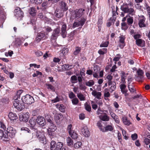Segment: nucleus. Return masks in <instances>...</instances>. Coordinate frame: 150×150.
Wrapping results in <instances>:
<instances>
[{
	"instance_id": "f257e3e1",
	"label": "nucleus",
	"mask_w": 150,
	"mask_h": 150,
	"mask_svg": "<svg viewBox=\"0 0 150 150\" xmlns=\"http://www.w3.org/2000/svg\"><path fill=\"white\" fill-rule=\"evenodd\" d=\"M133 6V4L131 2H130L128 4L124 3L121 6L120 9L123 12H121L120 16L122 17H123L125 16V13H128L129 15L133 16L135 15V12L134 8L132 7H129V6Z\"/></svg>"
},
{
	"instance_id": "f03ea898",
	"label": "nucleus",
	"mask_w": 150,
	"mask_h": 150,
	"mask_svg": "<svg viewBox=\"0 0 150 150\" xmlns=\"http://www.w3.org/2000/svg\"><path fill=\"white\" fill-rule=\"evenodd\" d=\"M55 143V141L52 140L50 143V150H66V149L63 147V144L62 142H59L56 143V148H55L54 144Z\"/></svg>"
},
{
	"instance_id": "7ed1b4c3",
	"label": "nucleus",
	"mask_w": 150,
	"mask_h": 150,
	"mask_svg": "<svg viewBox=\"0 0 150 150\" xmlns=\"http://www.w3.org/2000/svg\"><path fill=\"white\" fill-rule=\"evenodd\" d=\"M84 11V9L82 8L76 9L72 13L71 17L75 19L79 18L83 14Z\"/></svg>"
},
{
	"instance_id": "20e7f679",
	"label": "nucleus",
	"mask_w": 150,
	"mask_h": 150,
	"mask_svg": "<svg viewBox=\"0 0 150 150\" xmlns=\"http://www.w3.org/2000/svg\"><path fill=\"white\" fill-rule=\"evenodd\" d=\"M14 106L18 110L21 111L25 107L24 103L18 99H15L13 102Z\"/></svg>"
},
{
	"instance_id": "39448f33",
	"label": "nucleus",
	"mask_w": 150,
	"mask_h": 150,
	"mask_svg": "<svg viewBox=\"0 0 150 150\" xmlns=\"http://www.w3.org/2000/svg\"><path fill=\"white\" fill-rule=\"evenodd\" d=\"M22 101L24 104H31L34 102L33 97L29 95L23 96L21 98Z\"/></svg>"
},
{
	"instance_id": "423d86ee",
	"label": "nucleus",
	"mask_w": 150,
	"mask_h": 150,
	"mask_svg": "<svg viewBox=\"0 0 150 150\" xmlns=\"http://www.w3.org/2000/svg\"><path fill=\"white\" fill-rule=\"evenodd\" d=\"M137 75H136L134 78L135 80L138 81H142L144 80V72L139 69L137 71Z\"/></svg>"
},
{
	"instance_id": "0eeeda50",
	"label": "nucleus",
	"mask_w": 150,
	"mask_h": 150,
	"mask_svg": "<svg viewBox=\"0 0 150 150\" xmlns=\"http://www.w3.org/2000/svg\"><path fill=\"white\" fill-rule=\"evenodd\" d=\"M86 20L84 18H82L77 20H76L72 25V28H75L79 26H82L85 23Z\"/></svg>"
},
{
	"instance_id": "6e6552de",
	"label": "nucleus",
	"mask_w": 150,
	"mask_h": 150,
	"mask_svg": "<svg viewBox=\"0 0 150 150\" xmlns=\"http://www.w3.org/2000/svg\"><path fill=\"white\" fill-rule=\"evenodd\" d=\"M6 132H7L6 134L8 136V139H9V137L11 138L14 137L16 133V130L14 128L11 127H8L7 128Z\"/></svg>"
},
{
	"instance_id": "1a4fd4ad",
	"label": "nucleus",
	"mask_w": 150,
	"mask_h": 150,
	"mask_svg": "<svg viewBox=\"0 0 150 150\" xmlns=\"http://www.w3.org/2000/svg\"><path fill=\"white\" fill-rule=\"evenodd\" d=\"M60 31V27H59L54 29L51 36V39L53 40L56 39L57 37L59 35Z\"/></svg>"
},
{
	"instance_id": "9d476101",
	"label": "nucleus",
	"mask_w": 150,
	"mask_h": 150,
	"mask_svg": "<svg viewBox=\"0 0 150 150\" xmlns=\"http://www.w3.org/2000/svg\"><path fill=\"white\" fill-rule=\"evenodd\" d=\"M36 120L37 123L42 127L44 126L46 124L45 118L42 116H38Z\"/></svg>"
},
{
	"instance_id": "9b49d317",
	"label": "nucleus",
	"mask_w": 150,
	"mask_h": 150,
	"mask_svg": "<svg viewBox=\"0 0 150 150\" xmlns=\"http://www.w3.org/2000/svg\"><path fill=\"white\" fill-rule=\"evenodd\" d=\"M14 15L17 18L22 17L23 16V13L20 8L18 7L14 11Z\"/></svg>"
},
{
	"instance_id": "f8f14e48",
	"label": "nucleus",
	"mask_w": 150,
	"mask_h": 150,
	"mask_svg": "<svg viewBox=\"0 0 150 150\" xmlns=\"http://www.w3.org/2000/svg\"><path fill=\"white\" fill-rule=\"evenodd\" d=\"M46 36L44 33H38L35 38L36 41L37 42H39L42 40L46 38Z\"/></svg>"
},
{
	"instance_id": "ddd939ff",
	"label": "nucleus",
	"mask_w": 150,
	"mask_h": 150,
	"mask_svg": "<svg viewBox=\"0 0 150 150\" xmlns=\"http://www.w3.org/2000/svg\"><path fill=\"white\" fill-rule=\"evenodd\" d=\"M67 25L65 24H63L62 25L61 28V32L60 34L64 38H65L66 37L67 34Z\"/></svg>"
},
{
	"instance_id": "4468645a",
	"label": "nucleus",
	"mask_w": 150,
	"mask_h": 150,
	"mask_svg": "<svg viewBox=\"0 0 150 150\" xmlns=\"http://www.w3.org/2000/svg\"><path fill=\"white\" fill-rule=\"evenodd\" d=\"M83 135L86 137H88L90 135V132L87 127L84 126L81 130Z\"/></svg>"
},
{
	"instance_id": "2eb2a0df",
	"label": "nucleus",
	"mask_w": 150,
	"mask_h": 150,
	"mask_svg": "<svg viewBox=\"0 0 150 150\" xmlns=\"http://www.w3.org/2000/svg\"><path fill=\"white\" fill-rule=\"evenodd\" d=\"M56 111L55 110L53 112V113L54 114V113H55L54 116V120L57 122L58 120H62L63 116L61 113H56Z\"/></svg>"
},
{
	"instance_id": "dca6fc26",
	"label": "nucleus",
	"mask_w": 150,
	"mask_h": 150,
	"mask_svg": "<svg viewBox=\"0 0 150 150\" xmlns=\"http://www.w3.org/2000/svg\"><path fill=\"white\" fill-rule=\"evenodd\" d=\"M145 18L143 16H141L139 19V22L138 24L140 27L142 28L145 26V25L144 24V22Z\"/></svg>"
},
{
	"instance_id": "f3484780",
	"label": "nucleus",
	"mask_w": 150,
	"mask_h": 150,
	"mask_svg": "<svg viewBox=\"0 0 150 150\" xmlns=\"http://www.w3.org/2000/svg\"><path fill=\"white\" fill-rule=\"evenodd\" d=\"M36 135L40 141H43L44 135L42 133L38 131L36 132Z\"/></svg>"
},
{
	"instance_id": "a211bd4d",
	"label": "nucleus",
	"mask_w": 150,
	"mask_h": 150,
	"mask_svg": "<svg viewBox=\"0 0 150 150\" xmlns=\"http://www.w3.org/2000/svg\"><path fill=\"white\" fill-rule=\"evenodd\" d=\"M29 113L28 112H26L22 115L21 117L20 118V120L25 122H27L28 120L29 117Z\"/></svg>"
},
{
	"instance_id": "6ab92c4d",
	"label": "nucleus",
	"mask_w": 150,
	"mask_h": 150,
	"mask_svg": "<svg viewBox=\"0 0 150 150\" xmlns=\"http://www.w3.org/2000/svg\"><path fill=\"white\" fill-rule=\"evenodd\" d=\"M92 94L94 96L98 99H101L102 94L100 92H97L96 91H93L92 92Z\"/></svg>"
},
{
	"instance_id": "aec40b11",
	"label": "nucleus",
	"mask_w": 150,
	"mask_h": 150,
	"mask_svg": "<svg viewBox=\"0 0 150 150\" xmlns=\"http://www.w3.org/2000/svg\"><path fill=\"white\" fill-rule=\"evenodd\" d=\"M136 44L139 46L141 47H144L145 45L144 41L142 39H138L136 40Z\"/></svg>"
},
{
	"instance_id": "412c9836",
	"label": "nucleus",
	"mask_w": 150,
	"mask_h": 150,
	"mask_svg": "<svg viewBox=\"0 0 150 150\" xmlns=\"http://www.w3.org/2000/svg\"><path fill=\"white\" fill-rule=\"evenodd\" d=\"M104 115H100L99 116L100 119L104 121H108L109 120V117L105 113H103Z\"/></svg>"
},
{
	"instance_id": "4be33fe9",
	"label": "nucleus",
	"mask_w": 150,
	"mask_h": 150,
	"mask_svg": "<svg viewBox=\"0 0 150 150\" xmlns=\"http://www.w3.org/2000/svg\"><path fill=\"white\" fill-rule=\"evenodd\" d=\"M108 86H111L110 88V91L111 93L115 90L116 88L115 82L113 81L112 83H110V82H109V84H108Z\"/></svg>"
},
{
	"instance_id": "5701e85b",
	"label": "nucleus",
	"mask_w": 150,
	"mask_h": 150,
	"mask_svg": "<svg viewBox=\"0 0 150 150\" xmlns=\"http://www.w3.org/2000/svg\"><path fill=\"white\" fill-rule=\"evenodd\" d=\"M8 117L11 120H16L17 118V116L16 114L12 112L9 113Z\"/></svg>"
},
{
	"instance_id": "b1692460",
	"label": "nucleus",
	"mask_w": 150,
	"mask_h": 150,
	"mask_svg": "<svg viewBox=\"0 0 150 150\" xmlns=\"http://www.w3.org/2000/svg\"><path fill=\"white\" fill-rule=\"evenodd\" d=\"M120 88L122 94H126L127 90L126 89V86L125 84H120Z\"/></svg>"
},
{
	"instance_id": "393cba45",
	"label": "nucleus",
	"mask_w": 150,
	"mask_h": 150,
	"mask_svg": "<svg viewBox=\"0 0 150 150\" xmlns=\"http://www.w3.org/2000/svg\"><path fill=\"white\" fill-rule=\"evenodd\" d=\"M36 120L34 117L32 118L29 121V123L30 125V127L33 128L36 124Z\"/></svg>"
},
{
	"instance_id": "a878e982",
	"label": "nucleus",
	"mask_w": 150,
	"mask_h": 150,
	"mask_svg": "<svg viewBox=\"0 0 150 150\" xmlns=\"http://www.w3.org/2000/svg\"><path fill=\"white\" fill-rule=\"evenodd\" d=\"M56 107L60 112H65V107L62 104L57 105H56Z\"/></svg>"
},
{
	"instance_id": "bb28decb",
	"label": "nucleus",
	"mask_w": 150,
	"mask_h": 150,
	"mask_svg": "<svg viewBox=\"0 0 150 150\" xmlns=\"http://www.w3.org/2000/svg\"><path fill=\"white\" fill-rule=\"evenodd\" d=\"M36 11L35 8L32 7L29 9L28 12L30 15L33 16H34L36 15Z\"/></svg>"
},
{
	"instance_id": "cd10ccee",
	"label": "nucleus",
	"mask_w": 150,
	"mask_h": 150,
	"mask_svg": "<svg viewBox=\"0 0 150 150\" xmlns=\"http://www.w3.org/2000/svg\"><path fill=\"white\" fill-rule=\"evenodd\" d=\"M4 132L0 129V139H1L3 138L8 139V136L6 134V132L4 133Z\"/></svg>"
},
{
	"instance_id": "c85d7f7f",
	"label": "nucleus",
	"mask_w": 150,
	"mask_h": 150,
	"mask_svg": "<svg viewBox=\"0 0 150 150\" xmlns=\"http://www.w3.org/2000/svg\"><path fill=\"white\" fill-rule=\"evenodd\" d=\"M66 141L68 146L70 147L73 146V141L70 137H68L67 138Z\"/></svg>"
},
{
	"instance_id": "c756f323",
	"label": "nucleus",
	"mask_w": 150,
	"mask_h": 150,
	"mask_svg": "<svg viewBox=\"0 0 150 150\" xmlns=\"http://www.w3.org/2000/svg\"><path fill=\"white\" fill-rule=\"evenodd\" d=\"M60 6L61 8L64 11H66L68 9V7L66 4L63 1H62L60 3Z\"/></svg>"
},
{
	"instance_id": "7c9ffc66",
	"label": "nucleus",
	"mask_w": 150,
	"mask_h": 150,
	"mask_svg": "<svg viewBox=\"0 0 150 150\" xmlns=\"http://www.w3.org/2000/svg\"><path fill=\"white\" fill-rule=\"evenodd\" d=\"M38 17L39 18L42 19L46 21H49V19L46 17L44 16L43 13H40L38 14Z\"/></svg>"
},
{
	"instance_id": "2f4dec72",
	"label": "nucleus",
	"mask_w": 150,
	"mask_h": 150,
	"mask_svg": "<svg viewBox=\"0 0 150 150\" xmlns=\"http://www.w3.org/2000/svg\"><path fill=\"white\" fill-rule=\"evenodd\" d=\"M55 16L58 18H60L63 16V14L60 12V11L56 9L55 11Z\"/></svg>"
},
{
	"instance_id": "473e14b6",
	"label": "nucleus",
	"mask_w": 150,
	"mask_h": 150,
	"mask_svg": "<svg viewBox=\"0 0 150 150\" xmlns=\"http://www.w3.org/2000/svg\"><path fill=\"white\" fill-rule=\"evenodd\" d=\"M122 120L123 123L125 125L129 126L131 124V123L129 120H128L126 117H123Z\"/></svg>"
},
{
	"instance_id": "72a5a7b5",
	"label": "nucleus",
	"mask_w": 150,
	"mask_h": 150,
	"mask_svg": "<svg viewBox=\"0 0 150 150\" xmlns=\"http://www.w3.org/2000/svg\"><path fill=\"white\" fill-rule=\"evenodd\" d=\"M77 78L75 75L72 76L70 79V81L72 83H75L77 82Z\"/></svg>"
},
{
	"instance_id": "f704fd0d",
	"label": "nucleus",
	"mask_w": 150,
	"mask_h": 150,
	"mask_svg": "<svg viewBox=\"0 0 150 150\" xmlns=\"http://www.w3.org/2000/svg\"><path fill=\"white\" fill-rule=\"evenodd\" d=\"M69 134L71 137L74 139H76L78 137V134L74 131H72Z\"/></svg>"
},
{
	"instance_id": "c9c22d12",
	"label": "nucleus",
	"mask_w": 150,
	"mask_h": 150,
	"mask_svg": "<svg viewBox=\"0 0 150 150\" xmlns=\"http://www.w3.org/2000/svg\"><path fill=\"white\" fill-rule=\"evenodd\" d=\"M129 17L127 19V23L129 25H132L133 22V19L132 17H131L129 15L128 16Z\"/></svg>"
},
{
	"instance_id": "e433bc0d",
	"label": "nucleus",
	"mask_w": 150,
	"mask_h": 150,
	"mask_svg": "<svg viewBox=\"0 0 150 150\" xmlns=\"http://www.w3.org/2000/svg\"><path fill=\"white\" fill-rule=\"evenodd\" d=\"M94 81L91 80H89L88 81L85 82L86 85L89 87L92 86L94 84Z\"/></svg>"
},
{
	"instance_id": "4c0bfd02",
	"label": "nucleus",
	"mask_w": 150,
	"mask_h": 150,
	"mask_svg": "<svg viewBox=\"0 0 150 150\" xmlns=\"http://www.w3.org/2000/svg\"><path fill=\"white\" fill-rule=\"evenodd\" d=\"M56 129L57 128L56 126L53 123L50 125L49 129L51 132H54Z\"/></svg>"
},
{
	"instance_id": "58836bf2",
	"label": "nucleus",
	"mask_w": 150,
	"mask_h": 150,
	"mask_svg": "<svg viewBox=\"0 0 150 150\" xmlns=\"http://www.w3.org/2000/svg\"><path fill=\"white\" fill-rule=\"evenodd\" d=\"M128 87L129 90V91L130 92L132 93L136 92V90L134 88V87L132 85H130V84H128Z\"/></svg>"
},
{
	"instance_id": "ea45409f",
	"label": "nucleus",
	"mask_w": 150,
	"mask_h": 150,
	"mask_svg": "<svg viewBox=\"0 0 150 150\" xmlns=\"http://www.w3.org/2000/svg\"><path fill=\"white\" fill-rule=\"evenodd\" d=\"M77 96L81 101H84L85 100V97L81 93L77 94Z\"/></svg>"
},
{
	"instance_id": "a19ab883",
	"label": "nucleus",
	"mask_w": 150,
	"mask_h": 150,
	"mask_svg": "<svg viewBox=\"0 0 150 150\" xmlns=\"http://www.w3.org/2000/svg\"><path fill=\"white\" fill-rule=\"evenodd\" d=\"M105 130L104 132H106L107 131H111L113 129V127L111 125H107L105 127Z\"/></svg>"
},
{
	"instance_id": "79ce46f5",
	"label": "nucleus",
	"mask_w": 150,
	"mask_h": 150,
	"mask_svg": "<svg viewBox=\"0 0 150 150\" xmlns=\"http://www.w3.org/2000/svg\"><path fill=\"white\" fill-rule=\"evenodd\" d=\"M23 90H20L18 91L17 92V93L16 96L15 97V99H18L20 98V95L22 93L23 91Z\"/></svg>"
},
{
	"instance_id": "37998d69",
	"label": "nucleus",
	"mask_w": 150,
	"mask_h": 150,
	"mask_svg": "<svg viewBox=\"0 0 150 150\" xmlns=\"http://www.w3.org/2000/svg\"><path fill=\"white\" fill-rule=\"evenodd\" d=\"M42 0H30V1L31 3H35L36 4H41Z\"/></svg>"
},
{
	"instance_id": "c03bdc74",
	"label": "nucleus",
	"mask_w": 150,
	"mask_h": 150,
	"mask_svg": "<svg viewBox=\"0 0 150 150\" xmlns=\"http://www.w3.org/2000/svg\"><path fill=\"white\" fill-rule=\"evenodd\" d=\"M97 126L98 127L100 131L103 132H104V129L102 128L103 126L101 124V121H99L97 122Z\"/></svg>"
},
{
	"instance_id": "a18cd8bd",
	"label": "nucleus",
	"mask_w": 150,
	"mask_h": 150,
	"mask_svg": "<svg viewBox=\"0 0 150 150\" xmlns=\"http://www.w3.org/2000/svg\"><path fill=\"white\" fill-rule=\"evenodd\" d=\"M81 142H78L74 144V147L76 149H78L81 148Z\"/></svg>"
},
{
	"instance_id": "49530a36",
	"label": "nucleus",
	"mask_w": 150,
	"mask_h": 150,
	"mask_svg": "<svg viewBox=\"0 0 150 150\" xmlns=\"http://www.w3.org/2000/svg\"><path fill=\"white\" fill-rule=\"evenodd\" d=\"M125 37L123 35H121L119 37V41L122 44H124L125 43Z\"/></svg>"
},
{
	"instance_id": "de8ad7c7",
	"label": "nucleus",
	"mask_w": 150,
	"mask_h": 150,
	"mask_svg": "<svg viewBox=\"0 0 150 150\" xmlns=\"http://www.w3.org/2000/svg\"><path fill=\"white\" fill-rule=\"evenodd\" d=\"M46 85L47 87V88L48 89H50L52 91H55V89L54 87L52 85L50 84H46Z\"/></svg>"
},
{
	"instance_id": "09e8293b",
	"label": "nucleus",
	"mask_w": 150,
	"mask_h": 150,
	"mask_svg": "<svg viewBox=\"0 0 150 150\" xmlns=\"http://www.w3.org/2000/svg\"><path fill=\"white\" fill-rule=\"evenodd\" d=\"M109 44L108 41H106L105 42H102L100 45V47H107L108 46Z\"/></svg>"
},
{
	"instance_id": "8fccbe9b",
	"label": "nucleus",
	"mask_w": 150,
	"mask_h": 150,
	"mask_svg": "<svg viewBox=\"0 0 150 150\" xmlns=\"http://www.w3.org/2000/svg\"><path fill=\"white\" fill-rule=\"evenodd\" d=\"M63 68H64L65 70H68L69 69L73 67L72 65H70V66L69 64H65L63 65Z\"/></svg>"
},
{
	"instance_id": "3c124183",
	"label": "nucleus",
	"mask_w": 150,
	"mask_h": 150,
	"mask_svg": "<svg viewBox=\"0 0 150 150\" xmlns=\"http://www.w3.org/2000/svg\"><path fill=\"white\" fill-rule=\"evenodd\" d=\"M81 48L79 47H76L75 49V50L74 52V54L75 55H77L80 52Z\"/></svg>"
},
{
	"instance_id": "603ef678",
	"label": "nucleus",
	"mask_w": 150,
	"mask_h": 150,
	"mask_svg": "<svg viewBox=\"0 0 150 150\" xmlns=\"http://www.w3.org/2000/svg\"><path fill=\"white\" fill-rule=\"evenodd\" d=\"M72 104L74 105H77L79 102V100L77 98H74L72 100Z\"/></svg>"
},
{
	"instance_id": "864d4df0",
	"label": "nucleus",
	"mask_w": 150,
	"mask_h": 150,
	"mask_svg": "<svg viewBox=\"0 0 150 150\" xmlns=\"http://www.w3.org/2000/svg\"><path fill=\"white\" fill-rule=\"evenodd\" d=\"M0 127L4 130H6V127L3 122L0 121Z\"/></svg>"
},
{
	"instance_id": "5fc2aeb1",
	"label": "nucleus",
	"mask_w": 150,
	"mask_h": 150,
	"mask_svg": "<svg viewBox=\"0 0 150 150\" xmlns=\"http://www.w3.org/2000/svg\"><path fill=\"white\" fill-rule=\"evenodd\" d=\"M107 79L108 80V84H109V82H110V83H112L113 81H111L112 79V76L111 75H108L107 77Z\"/></svg>"
},
{
	"instance_id": "6e6d98bb",
	"label": "nucleus",
	"mask_w": 150,
	"mask_h": 150,
	"mask_svg": "<svg viewBox=\"0 0 150 150\" xmlns=\"http://www.w3.org/2000/svg\"><path fill=\"white\" fill-rule=\"evenodd\" d=\"M35 55L37 57H40L42 56L43 53L40 51L38 50L35 52Z\"/></svg>"
},
{
	"instance_id": "4d7b16f0",
	"label": "nucleus",
	"mask_w": 150,
	"mask_h": 150,
	"mask_svg": "<svg viewBox=\"0 0 150 150\" xmlns=\"http://www.w3.org/2000/svg\"><path fill=\"white\" fill-rule=\"evenodd\" d=\"M40 75L41 76L42 75V74L41 72H39V71H36V72L34 73L33 75V77H35L37 76L38 75Z\"/></svg>"
},
{
	"instance_id": "13d9d810",
	"label": "nucleus",
	"mask_w": 150,
	"mask_h": 150,
	"mask_svg": "<svg viewBox=\"0 0 150 150\" xmlns=\"http://www.w3.org/2000/svg\"><path fill=\"white\" fill-rule=\"evenodd\" d=\"M79 88L81 90H85L86 87L82 83H79Z\"/></svg>"
},
{
	"instance_id": "bf43d9fd",
	"label": "nucleus",
	"mask_w": 150,
	"mask_h": 150,
	"mask_svg": "<svg viewBox=\"0 0 150 150\" xmlns=\"http://www.w3.org/2000/svg\"><path fill=\"white\" fill-rule=\"evenodd\" d=\"M52 30L51 28L49 26L46 27L44 28V30L46 32L49 33L52 31Z\"/></svg>"
},
{
	"instance_id": "052dcab7",
	"label": "nucleus",
	"mask_w": 150,
	"mask_h": 150,
	"mask_svg": "<svg viewBox=\"0 0 150 150\" xmlns=\"http://www.w3.org/2000/svg\"><path fill=\"white\" fill-rule=\"evenodd\" d=\"M45 118L46 120L49 123L50 125L52 124V123H53L52 121L50 118L49 116L45 117Z\"/></svg>"
},
{
	"instance_id": "680f3d73",
	"label": "nucleus",
	"mask_w": 150,
	"mask_h": 150,
	"mask_svg": "<svg viewBox=\"0 0 150 150\" xmlns=\"http://www.w3.org/2000/svg\"><path fill=\"white\" fill-rule=\"evenodd\" d=\"M45 118L46 120L49 123L50 125L52 124V123H53L52 121L50 118L49 116L45 117Z\"/></svg>"
},
{
	"instance_id": "e2e57ef3",
	"label": "nucleus",
	"mask_w": 150,
	"mask_h": 150,
	"mask_svg": "<svg viewBox=\"0 0 150 150\" xmlns=\"http://www.w3.org/2000/svg\"><path fill=\"white\" fill-rule=\"evenodd\" d=\"M60 100V98L57 96L55 98L52 100V102L53 103H56L59 101Z\"/></svg>"
},
{
	"instance_id": "0e129e2a",
	"label": "nucleus",
	"mask_w": 150,
	"mask_h": 150,
	"mask_svg": "<svg viewBox=\"0 0 150 150\" xmlns=\"http://www.w3.org/2000/svg\"><path fill=\"white\" fill-rule=\"evenodd\" d=\"M131 137L132 138V139L134 140L137 139V134L134 133L131 135Z\"/></svg>"
},
{
	"instance_id": "69168bd1",
	"label": "nucleus",
	"mask_w": 150,
	"mask_h": 150,
	"mask_svg": "<svg viewBox=\"0 0 150 150\" xmlns=\"http://www.w3.org/2000/svg\"><path fill=\"white\" fill-rule=\"evenodd\" d=\"M116 18V16H112V18H110L109 20L110 21H111L114 23Z\"/></svg>"
},
{
	"instance_id": "338daca9",
	"label": "nucleus",
	"mask_w": 150,
	"mask_h": 150,
	"mask_svg": "<svg viewBox=\"0 0 150 150\" xmlns=\"http://www.w3.org/2000/svg\"><path fill=\"white\" fill-rule=\"evenodd\" d=\"M72 126V125L71 124L69 125L68 126L67 130L69 134H70V133H71L73 131L71 130Z\"/></svg>"
},
{
	"instance_id": "774afa93",
	"label": "nucleus",
	"mask_w": 150,
	"mask_h": 150,
	"mask_svg": "<svg viewBox=\"0 0 150 150\" xmlns=\"http://www.w3.org/2000/svg\"><path fill=\"white\" fill-rule=\"evenodd\" d=\"M69 97L71 99L74 98L76 96L72 92H71L69 95Z\"/></svg>"
}]
</instances>
